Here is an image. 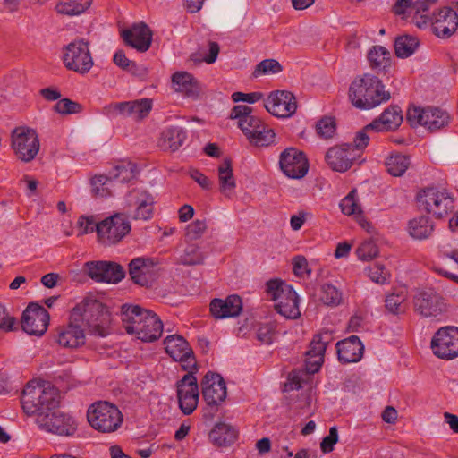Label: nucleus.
Returning a JSON list of instances; mask_svg holds the SVG:
<instances>
[{
	"label": "nucleus",
	"instance_id": "obj_18",
	"mask_svg": "<svg viewBox=\"0 0 458 458\" xmlns=\"http://www.w3.org/2000/svg\"><path fill=\"white\" fill-rule=\"evenodd\" d=\"M157 274V262L152 258L138 257L129 263V275L134 284L151 286Z\"/></svg>",
	"mask_w": 458,
	"mask_h": 458
},
{
	"label": "nucleus",
	"instance_id": "obj_27",
	"mask_svg": "<svg viewBox=\"0 0 458 458\" xmlns=\"http://www.w3.org/2000/svg\"><path fill=\"white\" fill-rule=\"evenodd\" d=\"M67 326L60 327L57 333V343L64 348L75 349L85 344V334L82 323L70 318Z\"/></svg>",
	"mask_w": 458,
	"mask_h": 458
},
{
	"label": "nucleus",
	"instance_id": "obj_62",
	"mask_svg": "<svg viewBox=\"0 0 458 458\" xmlns=\"http://www.w3.org/2000/svg\"><path fill=\"white\" fill-rule=\"evenodd\" d=\"M369 278L379 284H384L388 281V272L381 265H375L369 268Z\"/></svg>",
	"mask_w": 458,
	"mask_h": 458
},
{
	"label": "nucleus",
	"instance_id": "obj_44",
	"mask_svg": "<svg viewBox=\"0 0 458 458\" xmlns=\"http://www.w3.org/2000/svg\"><path fill=\"white\" fill-rule=\"evenodd\" d=\"M419 45L420 42L415 37L409 35L399 36L394 41L395 55L400 58H407L415 52Z\"/></svg>",
	"mask_w": 458,
	"mask_h": 458
},
{
	"label": "nucleus",
	"instance_id": "obj_48",
	"mask_svg": "<svg viewBox=\"0 0 458 458\" xmlns=\"http://www.w3.org/2000/svg\"><path fill=\"white\" fill-rule=\"evenodd\" d=\"M320 300L327 306H337L342 301V293L335 285L325 284L321 286Z\"/></svg>",
	"mask_w": 458,
	"mask_h": 458
},
{
	"label": "nucleus",
	"instance_id": "obj_11",
	"mask_svg": "<svg viewBox=\"0 0 458 458\" xmlns=\"http://www.w3.org/2000/svg\"><path fill=\"white\" fill-rule=\"evenodd\" d=\"M194 369L185 374L176 383L179 407L184 415L191 414L198 406L199 385Z\"/></svg>",
	"mask_w": 458,
	"mask_h": 458
},
{
	"label": "nucleus",
	"instance_id": "obj_49",
	"mask_svg": "<svg viewBox=\"0 0 458 458\" xmlns=\"http://www.w3.org/2000/svg\"><path fill=\"white\" fill-rule=\"evenodd\" d=\"M131 111H130V116L134 119H143L148 115L152 109V100L150 98H140L134 101H131Z\"/></svg>",
	"mask_w": 458,
	"mask_h": 458
},
{
	"label": "nucleus",
	"instance_id": "obj_63",
	"mask_svg": "<svg viewBox=\"0 0 458 458\" xmlns=\"http://www.w3.org/2000/svg\"><path fill=\"white\" fill-rule=\"evenodd\" d=\"M263 96L264 95L261 92H234L232 94V99L233 102H247L250 104H253L263 98Z\"/></svg>",
	"mask_w": 458,
	"mask_h": 458
},
{
	"label": "nucleus",
	"instance_id": "obj_9",
	"mask_svg": "<svg viewBox=\"0 0 458 458\" xmlns=\"http://www.w3.org/2000/svg\"><path fill=\"white\" fill-rule=\"evenodd\" d=\"M39 428L59 436L70 437L77 430V424L74 419L56 409H53L47 414H40L36 419Z\"/></svg>",
	"mask_w": 458,
	"mask_h": 458
},
{
	"label": "nucleus",
	"instance_id": "obj_13",
	"mask_svg": "<svg viewBox=\"0 0 458 458\" xmlns=\"http://www.w3.org/2000/svg\"><path fill=\"white\" fill-rule=\"evenodd\" d=\"M279 167L288 178L301 179L309 171V162L302 151L287 148L279 156Z\"/></svg>",
	"mask_w": 458,
	"mask_h": 458
},
{
	"label": "nucleus",
	"instance_id": "obj_16",
	"mask_svg": "<svg viewBox=\"0 0 458 458\" xmlns=\"http://www.w3.org/2000/svg\"><path fill=\"white\" fill-rule=\"evenodd\" d=\"M263 106L272 115L288 118L295 114L297 101L295 96L287 90L272 91L264 101Z\"/></svg>",
	"mask_w": 458,
	"mask_h": 458
},
{
	"label": "nucleus",
	"instance_id": "obj_34",
	"mask_svg": "<svg viewBox=\"0 0 458 458\" xmlns=\"http://www.w3.org/2000/svg\"><path fill=\"white\" fill-rule=\"evenodd\" d=\"M161 139L162 146L174 152L184 144L187 132L179 126H170L163 131Z\"/></svg>",
	"mask_w": 458,
	"mask_h": 458
},
{
	"label": "nucleus",
	"instance_id": "obj_58",
	"mask_svg": "<svg viewBox=\"0 0 458 458\" xmlns=\"http://www.w3.org/2000/svg\"><path fill=\"white\" fill-rule=\"evenodd\" d=\"M426 107L410 106L406 113V120L411 127L424 126L426 122Z\"/></svg>",
	"mask_w": 458,
	"mask_h": 458
},
{
	"label": "nucleus",
	"instance_id": "obj_55",
	"mask_svg": "<svg viewBox=\"0 0 458 458\" xmlns=\"http://www.w3.org/2000/svg\"><path fill=\"white\" fill-rule=\"evenodd\" d=\"M276 334V324L269 322L259 325L257 329V339L264 344H271Z\"/></svg>",
	"mask_w": 458,
	"mask_h": 458
},
{
	"label": "nucleus",
	"instance_id": "obj_15",
	"mask_svg": "<svg viewBox=\"0 0 458 458\" xmlns=\"http://www.w3.org/2000/svg\"><path fill=\"white\" fill-rule=\"evenodd\" d=\"M412 302L415 312L424 318L437 317L445 310L442 297L432 288L416 290Z\"/></svg>",
	"mask_w": 458,
	"mask_h": 458
},
{
	"label": "nucleus",
	"instance_id": "obj_14",
	"mask_svg": "<svg viewBox=\"0 0 458 458\" xmlns=\"http://www.w3.org/2000/svg\"><path fill=\"white\" fill-rule=\"evenodd\" d=\"M49 320L50 315L43 306L30 303L22 313L21 327L29 335L41 336L47 331Z\"/></svg>",
	"mask_w": 458,
	"mask_h": 458
},
{
	"label": "nucleus",
	"instance_id": "obj_40",
	"mask_svg": "<svg viewBox=\"0 0 458 458\" xmlns=\"http://www.w3.org/2000/svg\"><path fill=\"white\" fill-rule=\"evenodd\" d=\"M333 335L330 330H324L314 335L310 344V349L306 352V356L311 358L321 357L324 359V354L327 345L332 342Z\"/></svg>",
	"mask_w": 458,
	"mask_h": 458
},
{
	"label": "nucleus",
	"instance_id": "obj_56",
	"mask_svg": "<svg viewBox=\"0 0 458 458\" xmlns=\"http://www.w3.org/2000/svg\"><path fill=\"white\" fill-rule=\"evenodd\" d=\"M336 130V124L333 117L325 116L316 124L317 133L325 139L333 137Z\"/></svg>",
	"mask_w": 458,
	"mask_h": 458
},
{
	"label": "nucleus",
	"instance_id": "obj_32",
	"mask_svg": "<svg viewBox=\"0 0 458 458\" xmlns=\"http://www.w3.org/2000/svg\"><path fill=\"white\" fill-rule=\"evenodd\" d=\"M238 437L237 430L231 425L224 422L216 423L209 433L211 442L219 447L230 446Z\"/></svg>",
	"mask_w": 458,
	"mask_h": 458
},
{
	"label": "nucleus",
	"instance_id": "obj_37",
	"mask_svg": "<svg viewBox=\"0 0 458 458\" xmlns=\"http://www.w3.org/2000/svg\"><path fill=\"white\" fill-rule=\"evenodd\" d=\"M368 59L370 66L379 72H387L391 66V54L382 46H374L368 53Z\"/></svg>",
	"mask_w": 458,
	"mask_h": 458
},
{
	"label": "nucleus",
	"instance_id": "obj_41",
	"mask_svg": "<svg viewBox=\"0 0 458 458\" xmlns=\"http://www.w3.org/2000/svg\"><path fill=\"white\" fill-rule=\"evenodd\" d=\"M139 174L138 165L131 161L122 162L114 167L110 179L113 184L116 182L125 183L135 179Z\"/></svg>",
	"mask_w": 458,
	"mask_h": 458
},
{
	"label": "nucleus",
	"instance_id": "obj_26",
	"mask_svg": "<svg viewBox=\"0 0 458 458\" xmlns=\"http://www.w3.org/2000/svg\"><path fill=\"white\" fill-rule=\"evenodd\" d=\"M229 118L237 120L238 127L245 137L254 131L255 129H260L263 123L259 117L253 114L252 107L244 105L233 106Z\"/></svg>",
	"mask_w": 458,
	"mask_h": 458
},
{
	"label": "nucleus",
	"instance_id": "obj_6",
	"mask_svg": "<svg viewBox=\"0 0 458 458\" xmlns=\"http://www.w3.org/2000/svg\"><path fill=\"white\" fill-rule=\"evenodd\" d=\"M131 229V223L123 213H115L96 225L98 240L106 246L120 242Z\"/></svg>",
	"mask_w": 458,
	"mask_h": 458
},
{
	"label": "nucleus",
	"instance_id": "obj_38",
	"mask_svg": "<svg viewBox=\"0 0 458 458\" xmlns=\"http://www.w3.org/2000/svg\"><path fill=\"white\" fill-rule=\"evenodd\" d=\"M411 165L410 157L399 152L391 153L385 161L387 172L393 176L403 175Z\"/></svg>",
	"mask_w": 458,
	"mask_h": 458
},
{
	"label": "nucleus",
	"instance_id": "obj_2",
	"mask_svg": "<svg viewBox=\"0 0 458 458\" xmlns=\"http://www.w3.org/2000/svg\"><path fill=\"white\" fill-rule=\"evenodd\" d=\"M72 318L88 327L89 333L105 337L110 334L111 314L102 302L85 298L72 310Z\"/></svg>",
	"mask_w": 458,
	"mask_h": 458
},
{
	"label": "nucleus",
	"instance_id": "obj_29",
	"mask_svg": "<svg viewBox=\"0 0 458 458\" xmlns=\"http://www.w3.org/2000/svg\"><path fill=\"white\" fill-rule=\"evenodd\" d=\"M152 311L144 310L138 305L123 304L121 308V319L127 334L133 335L141 325L145 317Z\"/></svg>",
	"mask_w": 458,
	"mask_h": 458
},
{
	"label": "nucleus",
	"instance_id": "obj_19",
	"mask_svg": "<svg viewBox=\"0 0 458 458\" xmlns=\"http://www.w3.org/2000/svg\"><path fill=\"white\" fill-rule=\"evenodd\" d=\"M123 40L127 46L135 48L140 53L148 51L152 43V31L149 27L144 23H134L129 29L121 32Z\"/></svg>",
	"mask_w": 458,
	"mask_h": 458
},
{
	"label": "nucleus",
	"instance_id": "obj_1",
	"mask_svg": "<svg viewBox=\"0 0 458 458\" xmlns=\"http://www.w3.org/2000/svg\"><path fill=\"white\" fill-rule=\"evenodd\" d=\"M383 81L377 76L365 73L356 78L349 88V99L358 109L369 110L391 98Z\"/></svg>",
	"mask_w": 458,
	"mask_h": 458
},
{
	"label": "nucleus",
	"instance_id": "obj_22",
	"mask_svg": "<svg viewBox=\"0 0 458 458\" xmlns=\"http://www.w3.org/2000/svg\"><path fill=\"white\" fill-rule=\"evenodd\" d=\"M328 166L336 172H345L352 167L355 159L352 145L345 144L341 147L330 148L325 157Z\"/></svg>",
	"mask_w": 458,
	"mask_h": 458
},
{
	"label": "nucleus",
	"instance_id": "obj_43",
	"mask_svg": "<svg viewBox=\"0 0 458 458\" xmlns=\"http://www.w3.org/2000/svg\"><path fill=\"white\" fill-rule=\"evenodd\" d=\"M92 4V0H59L57 13L69 16L84 13Z\"/></svg>",
	"mask_w": 458,
	"mask_h": 458
},
{
	"label": "nucleus",
	"instance_id": "obj_3",
	"mask_svg": "<svg viewBox=\"0 0 458 458\" xmlns=\"http://www.w3.org/2000/svg\"><path fill=\"white\" fill-rule=\"evenodd\" d=\"M21 403L28 416L38 419L40 414H47L59 407V393L50 383L40 385L29 382L22 391Z\"/></svg>",
	"mask_w": 458,
	"mask_h": 458
},
{
	"label": "nucleus",
	"instance_id": "obj_61",
	"mask_svg": "<svg viewBox=\"0 0 458 458\" xmlns=\"http://www.w3.org/2000/svg\"><path fill=\"white\" fill-rule=\"evenodd\" d=\"M207 229L206 223L202 220H196L188 225L186 228V237L191 240H197L201 237Z\"/></svg>",
	"mask_w": 458,
	"mask_h": 458
},
{
	"label": "nucleus",
	"instance_id": "obj_35",
	"mask_svg": "<svg viewBox=\"0 0 458 458\" xmlns=\"http://www.w3.org/2000/svg\"><path fill=\"white\" fill-rule=\"evenodd\" d=\"M425 115L424 127L430 131H438L447 126L450 122L449 114L439 107L427 106Z\"/></svg>",
	"mask_w": 458,
	"mask_h": 458
},
{
	"label": "nucleus",
	"instance_id": "obj_17",
	"mask_svg": "<svg viewBox=\"0 0 458 458\" xmlns=\"http://www.w3.org/2000/svg\"><path fill=\"white\" fill-rule=\"evenodd\" d=\"M164 345L166 353L175 361H180L182 364L184 370L189 368H192L197 371L196 360L193 354V351L191 348L189 343L182 336L178 335H167L164 339Z\"/></svg>",
	"mask_w": 458,
	"mask_h": 458
},
{
	"label": "nucleus",
	"instance_id": "obj_50",
	"mask_svg": "<svg viewBox=\"0 0 458 458\" xmlns=\"http://www.w3.org/2000/svg\"><path fill=\"white\" fill-rule=\"evenodd\" d=\"M405 295L403 293H391L386 295L385 306L386 310L394 315L404 312L405 310Z\"/></svg>",
	"mask_w": 458,
	"mask_h": 458
},
{
	"label": "nucleus",
	"instance_id": "obj_10",
	"mask_svg": "<svg viewBox=\"0 0 458 458\" xmlns=\"http://www.w3.org/2000/svg\"><path fill=\"white\" fill-rule=\"evenodd\" d=\"M431 349L440 359L458 357V327L448 326L439 328L431 339Z\"/></svg>",
	"mask_w": 458,
	"mask_h": 458
},
{
	"label": "nucleus",
	"instance_id": "obj_60",
	"mask_svg": "<svg viewBox=\"0 0 458 458\" xmlns=\"http://www.w3.org/2000/svg\"><path fill=\"white\" fill-rule=\"evenodd\" d=\"M338 442V430L335 426L329 428V434L326 436L321 443L320 449L324 454H329L334 450L335 445Z\"/></svg>",
	"mask_w": 458,
	"mask_h": 458
},
{
	"label": "nucleus",
	"instance_id": "obj_21",
	"mask_svg": "<svg viewBox=\"0 0 458 458\" xmlns=\"http://www.w3.org/2000/svg\"><path fill=\"white\" fill-rule=\"evenodd\" d=\"M201 392L205 402L221 403L226 398V385L220 374L208 371L201 381Z\"/></svg>",
	"mask_w": 458,
	"mask_h": 458
},
{
	"label": "nucleus",
	"instance_id": "obj_8",
	"mask_svg": "<svg viewBox=\"0 0 458 458\" xmlns=\"http://www.w3.org/2000/svg\"><path fill=\"white\" fill-rule=\"evenodd\" d=\"M12 148L19 159L32 161L39 151V140L35 130L18 127L12 131Z\"/></svg>",
	"mask_w": 458,
	"mask_h": 458
},
{
	"label": "nucleus",
	"instance_id": "obj_4",
	"mask_svg": "<svg viewBox=\"0 0 458 458\" xmlns=\"http://www.w3.org/2000/svg\"><path fill=\"white\" fill-rule=\"evenodd\" d=\"M90 426L101 433H112L119 429L123 422V415L118 407L106 401L92 403L87 411Z\"/></svg>",
	"mask_w": 458,
	"mask_h": 458
},
{
	"label": "nucleus",
	"instance_id": "obj_36",
	"mask_svg": "<svg viewBox=\"0 0 458 458\" xmlns=\"http://www.w3.org/2000/svg\"><path fill=\"white\" fill-rule=\"evenodd\" d=\"M433 231L434 224L428 216H420L409 222V233L414 239H427L432 234Z\"/></svg>",
	"mask_w": 458,
	"mask_h": 458
},
{
	"label": "nucleus",
	"instance_id": "obj_54",
	"mask_svg": "<svg viewBox=\"0 0 458 458\" xmlns=\"http://www.w3.org/2000/svg\"><path fill=\"white\" fill-rule=\"evenodd\" d=\"M18 329L17 319L11 315L5 305L0 303V330L13 332Z\"/></svg>",
	"mask_w": 458,
	"mask_h": 458
},
{
	"label": "nucleus",
	"instance_id": "obj_25",
	"mask_svg": "<svg viewBox=\"0 0 458 458\" xmlns=\"http://www.w3.org/2000/svg\"><path fill=\"white\" fill-rule=\"evenodd\" d=\"M242 310V299L236 294L229 295L224 300L215 298L209 304L210 313L216 319L237 317Z\"/></svg>",
	"mask_w": 458,
	"mask_h": 458
},
{
	"label": "nucleus",
	"instance_id": "obj_57",
	"mask_svg": "<svg viewBox=\"0 0 458 458\" xmlns=\"http://www.w3.org/2000/svg\"><path fill=\"white\" fill-rule=\"evenodd\" d=\"M131 101L118 102L110 104L104 107V112L110 117H115L122 115L124 117L130 116V111H131Z\"/></svg>",
	"mask_w": 458,
	"mask_h": 458
},
{
	"label": "nucleus",
	"instance_id": "obj_20",
	"mask_svg": "<svg viewBox=\"0 0 458 458\" xmlns=\"http://www.w3.org/2000/svg\"><path fill=\"white\" fill-rule=\"evenodd\" d=\"M129 206L135 207L133 218L136 220H149L153 216L155 199L146 190L133 189L126 196Z\"/></svg>",
	"mask_w": 458,
	"mask_h": 458
},
{
	"label": "nucleus",
	"instance_id": "obj_23",
	"mask_svg": "<svg viewBox=\"0 0 458 458\" xmlns=\"http://www.w3.org/2000/svg\"><path fill=\"white\" fill-rule=\"evenodd\" d=\"M403 120L401 107L397 105H391L377 118L366 125V129H372L377 132L394 131L399 128Z\"/></svg>",
	"mask_w": 458,
	"mask_h": 458
},
{
	"label": "nucleus",
	"instance_id": "obj_39",
	"mask_svg": "<svg viewBox=\"0 0 458 458\" xmlns=\"http://www.w3.org/2000/svg\"><path fill=\"white\" fill-rule=\"evenodd\" d=\"M218 179L221 192H231L235 189L236 182L233 174L232 160L230 158H225L219 165Z\"/></svg>",
	"mask_w": 458,
	"mask_h": 458
},
{
	"label": "nucleus",
	"instance_id": "obj_64",
	"mask_svg": "<svg viewBox=\"0 0 458 458\" xmlns=\"http://www.w3.org/2000/svg\"><path fill=\"white\" fill-rule=\"evenodd\" d=\"M293 269L297 276H302L304 273L308 275L311 273V270L308 269V261L303 256H296L293 259Z\"/></svg>",
	"mask_w": 458,
	"mask_h": 458
},
{
	"label": "nucleus",
	"instance_id": "obj_7",
	"mask_svg": "<svg viewBox=\"0 0 458 458\" xmlns=\"http://www.w3.org/2000/svg\"><path fill=\"white\" fill-rule=\"evenodd\" d=\"M63 60L65 67L81 74L87 73L93 65L89 43L84 39H76L64 47Z\"/></svg>",
	"mask_w": 458,
	"mask_h": 458
},
{
	"label": "nucleus",
	"instance_id": "obj_5",
	"mask_svg": "<svg viewBox=\"0 0 458 458\" xmlns=\"http://www.w3.org/2000/svg\"><path fill=\"white\" fill-rule=\"evenodd\" d=\"M420 209L425 210L436 218H443L453 211L454 198L445 189L427 187L417 194Z\"/></svg>",
	"mask_w": 458,
	"mask_h": 458
},
{
	"label": "nucleus",
	"instance_id": "obj_33",
	"mask_svg": "<svg viewBox=\"0 0 458 458\" xmlns=\"http://www.w3.org/2000/svg\"><path fill=\"white\" fill-rule=\"evenodd\" d=\"M292 294H285L275 305V309L280 315L286 318L295 319L301 316L299 309V296L293 289Z\"/></svg>",
	"mask_w": 458,
	"mask_h": 458
},
{
	"label": "nucleus",
	"instance_id": "obj_51",
	"mask_svg": "<svg viewBox=\"0 0 458 458\" xmlns=\"http://www.w3.org/2000/svg\"><path fill=\"white\" fill-rule=\"evenodd\" d=\"M54 110L63 115L79 114L82 111V106L70 98H61L54 106Z\"/></svg>",
	"mask_w": 458,
	"mask_h": 458
},
{
	"label": "nucleus",
	"instance_id": "obj_46",
	"mask_svg": "<svg viewBox=\"0 0 458 458\" xmlns=\"http://www.w3.org/2000/svg\"><path fill=\"white\" fill-rule=\"evenodd\" d=\"M293 287L281 279H271L266 283V292L271 300L278 301L285 294H292Z\"/></svg>",
	"mask_w": 458,
	"mask_h": 458
},
{
	"label": "nucleus",
	"instance_id": "obj_53",
	"mask_svg": "<svg viewBox=\"0 0 458 458\" xmlns=\"http://www.w3.org/2000/svg\"><path fill=\"white\" fill-rule=\"evenodd\" d=\"M355 196L356 191L352 190L340 201L339 207L343 214L352 216L361 212V208L355 199Z\"/></svg>",
	"mask_w": 458,
	"mask_h": 458
},
{
	"label": "nucleus",
	"instance_id": "obj_45",
	"mask_svg": "<svg viewBox=\"0 0 458 458\" xmlns=\"http://www.w3.org/2000/svg\"><path fill=\"white\" fill-rule=\"evenodd\" d=\"M206 256L200 251L198 245L190 243L180 255L177 263L184 266H195L202 264Z\"/></svg>",
	"mask_w": 458,
	"mask_h": 458
},
{
	"label": "nucleus",
	"instance_id": "obj_52",
	"mask_svg": "<svg viewBox=\"0 0 458 458\" xmlns=\"http://www.w3.org/2000/svg\"><path fill=\"white\" fill-rule=\"evenodd\" d=\"M283 70L280 63L275 59H265L259 63L253 72L254 77H259L263 74H275L278 73Z\"/></svg>",
	"mask_w": 458,
	"mask_h": 458
},
{
	"label": "nucleus",
	"instance_id": "obj_30",
	"mask_svg": "<svg viewBox=\"0 0 458 458\" xmlns=\"http://www.w3.org/2000/svg\"><path fill=\"white\" fill-rule=\"evenodd\" d=\"M163 332V323L158 316L153 311L145 317V320L141 323L133 335L142 342H154L157 340Z\"/></svg>",
	"mask_w": 458,
	"mask_h": 458
},
{
	"label": "nucleus",
	"instance_id": "obj_28",
	"mask_svg": "<svg viewBox=\"0 0 458 458\" xmlns=\"http://www.w3.org/2000/svg\"><path fill=\"white\" fill-rule=\"evenodd\" d=\"M458 28V14L451 8L439 11L437 17L432 24L433 33L441 38H450Z\"/></svg>",
	"mask_w": 458,
	"mask_h": 458
},
{
	"label": "nucleus",
	"instance_id": "obj_24",
	"mask_svg": "<svg viewBox=\"0 0 458 458\" xmlns=\"http://www.w3.org/2000/svg\"><path fill=\"white\" fill-rule=\"evenodd\" d=\"M338 360L341 363L360 361L364 354V345L359 336L351 335L335 344Z\"/></svg>",
	"mask_w": 458,
	"mask_h": 458
},
{
	"label": "nucleus",
	"instance_id": "obj_31",
	"mask_svg": "<svg viewBox=\"0 0 458 458\" xmlns=\"http://www.w3.org/2000/svg\"><path fill=\"white\" fill-rule=\"evenodd\" d=\"M172 82L176 91L183 93L186 97L197 98L200 87L197 79L187 72H176L172 76Z\"/></svg>",
	"mask_w": 458,
	"mask_h": 458
},
{
	"label": "nucleus",
	"instance_id": "obj_42",
	"mask_svg": "<svg viewBox=\"0 0 458 458\" xmlns=\"http://www.w3.org/2000/svg\"><path fill=\"white\" fill-rule=\"evenodd\" d=\"M260 129H255L246 138L250 144L256 147H268L275 143L276 133L264 122Z\"/></svg>",
	"mask_w": 458,
	"mask_h": 458
},
{
	"label": "nucleus",
	"instance_id": "obj_47",
	"mask_svg": "<svg viewBox=\"0 0 458 458\" xmlns=\"http://www.w3.org/2000/svg\"><path fill=\"white\" fill-rule=\"evenodd\" d=\"M91 192L95 197L106 198L112 195L110 186H113L112 180L106 175H95L91 181Z\"/></svg>",
	"mask_w": 458,
	"mask_h": 458
},
{
	"label": "nucleus",
	"instance_id": "obj_59",
	"mask_svg": "<svg viewBox=\"0 0 458 458\" xmlns=\"http://www.w3.org/2000/svg\"><path fill=\"white\" fill-rule=\"evenodd\" d=\"M356 252L360 259L366 261L375 258L378 249L372 241H365L358 247Z\"/></svg>",
	"mask_w": 458,
	"mask_h": 458
},
{
	"label": "nucleus",
	"instance_id": "obj_12",
	"mask_svg": "<svg viewBox=\"0 0 458 458\" xmlns=\"http://www.w3.org/2000/svg\"><path fill=\"white\" fill-rule=\"evenodd\" d=\"M83 271L99 283L117 284L125 277L123 266L114 261H88L84 264Z\"/></svg>",
	"mask_w": 458,
	"mask_h": 458
}]
</instances>
